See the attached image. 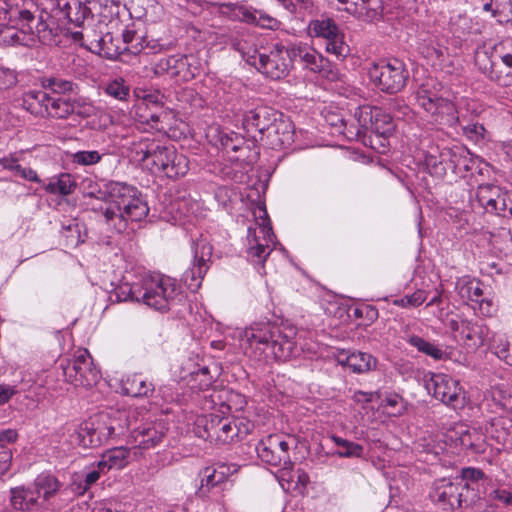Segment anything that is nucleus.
Here are the masks:
<instances>
[{"label": "nucleus", "mask_w": 512, "mask_h": 512, "mask_svg": "<svg viewBox=\"0 0 512 512\" xmlns=\"http://www.w3.org/2000/svg\"><path fill=\"white\" fill-rule=\"evenodd\" d=\"M84 197L109 204L106 208L92 206V209H100L106 223L117 232L126 229L128 220L141 221L149 213L147 203L138 189L124 182L108 181L100 185L90 181Z\"/></svg>", "instance_id": "1"}, {"label": "nucleus", "mask_w": 512, "mask_h": 512, "mask_svg": "<svg viewBox=\"0 0 512 512\" xmlns=\"http://www.w3.org/2000/svg\"><path fill=\"white\" fill-rule=\"evenodd\" d=\"M63 483L50 472H42L29 484L10 487L8 506L13 512H59Z\"/></svg>", "instance_id": "2"}, {"label": "nucleus", "mask_w": 512, "mask_h": 512, "mask_svg": "<svg viewBox=\"0 0 512 512\" xmlns=\"http://www.w3.org/2000/svg\"><path fill=\"white\" fill-rule=\"evenodd\" d=\"M241 345L259 350L275 360L287 361L298 350L295 342L296 330L290 326H279L270 322L254 323L241 334Z\"/></svg>", "instance_id": "3"}, {"label": "nucleus", "mask_w": 512, "mask_h": 512, "mask_svg": "<svg viewBox=\"0 0 512 512\" xmlns=\"http://www.w3.org/2000/svg\"><path fill=\"white\" fill-rule=\"evenodd\" d=\"M41 12L36 31H33L30 22L34 20L33 14L29 10H17L22 26L19 29L7 28L4 31V41L12 45H23L27 47L34 46L37 41L44 45H59L61 40L60 20L50 15V9L47 4L41 2Z\"/></svg>", "instance_id": "4"}, {"label": "nucleus", "mask_w": 512, "mask_h": 512, "mask_svg": "<svg viewBox=\"0 0 512 512\" xmlns=\"http://www.w3.org/2000/svg\"><path fill=\"white\" fill-rule=\"evenodd\" d=\"M446 94L441 83L427 79L416 89L414 98L416 105L435 123L452 126L458 121V112Z\"/></svg>", "instance_id": "5"}, {"label": "nucleus", "mask_w": 512, "mask_h": 512, "mask_svg": "<svg viewBox=\"0 0 512 512\" xmlns=\"http://www.w3.org/2000/svg\"><path fill=\"white\" fill-rule=\"evenodd\" d=\"M199 437L220 444H228L246 437L254 428L253 422L245 417L230 418L229 415L210 413L201 415L196 421Z\"/></svg>", "instance_id": "6"}, {"label": "nucleus", "mask_w": 512, "mask_h": 512, "mask_svg": "<svg viewBox=\"0 0 512 512\" xmlns=\"http://www.w3.org/2000/svg\"><path fill=\"white\" fill-rule=\"evenodd\" d=\"M182 299L181 286L176 279L160 274L142 277V303L145 305L158 311H167Z\"/></svg>", "instance_id": "7"}, {"label": "nucleus", "mask_w": 512, "mask_h": 512, "mask_svg": "<svg viewBox=\"0 0 512 512\" xmlns=\"http://www.w3.org/2000/svg\"><path fill=\"white\" fill-rule=\"evenodd\" d=\"M471 209L483 213L512 217V191L494 182L478 184L470 192Z\"/></svg>", "instance_id": "8"}, {"label": "nucleus", "mask_w": 512, "mask_h": 512, "mask_svg": "<svg viewBox=\"0 0 512 512\" xmlns=\"http://www.w3.org/2000/svg\"><path fill=\"white\" fill-rule=\"evenodd\" d=\"M254 216L257 220L256 227L248 229L246 252L250 261L263 263L273 249L274 234L264 206H258Z\"/></svg>", "instance_id": "9"}, {"label": "nucleus", "mask_w": 512, "mask_h": 512, "mask_svg": "<svg viewBox=\"0 0 512 512\" xmlns=\"http://www.w3.org/2000/svg\"><path fill=\"white\" fill-rule=\"evenodd\" d=\"M430 497L444 508L455 510L476 499L475 488L459 478H442L433 483Z\"/></svg>", "instance_id": "10"}, {"label": "nucleus", "mask_w": 512, "mask_h": 512, "mask_svg": "<svg viewBox=\"0 0 512 512\" xmlns=\"http://www.w3.org/2000/svg\"><path fill=\"white\" fill-rule=\"evenodd\" d=\"M242 55L249 65L272 80H279L289 73L291 58L281 44H275L268 54L253 50L252 53L242 52Z\"/></svg>", "instance_id": "11"}, {"label": "nucleus", "mask_w": 512, "mask_h": 512, "mask_svg": "<svg viewBox=\"0 0 512 512\" xmlns=\"http://www.w3.org/2000/svg\"><path fill=\"white\" fill-rule=\"evenodd\" d=\"M172 146L161 145L154 139H140L133 142L130 155L133 161L139 163L144 169L154 174L165 175L167 161L171 157Z\"/></svg>", "instance_id": "12"}, {"label": "nucleus", "mask_w": 512, "mask_h": 512, "mask_svg": "<svg viewBox=\"0 0 512 512\" xmlns=\"http://www.w3.org/2000/svg\"><path fill=\"white\" fill-rule=\"evenodd\" d=\"M65 380L74 386L90 388L100 380V371L93 364L86 349H79L72 359L61 363Z\"/></svg>", "instance_id": "13"}, {"label": "nucleus", "mask_w": 512, "mask_h": 512, "mask_svg": "<svg viewBox=\"0 0 512 512\" xmlns=\"http://www.w3.org/2000/svg\"><path fill=\"white\" fill-rule=\"evenodd\" d=\"M369 77L382 92L394 94L405 87L409 74L403 62L392 59L373 64Z\"/></svg>", "instance_id": "14"}, {"label": "nucleus", "mask_w": 512, "mask_h": 512, "mask_svg": "<svg viewBox=\"0 0 512 512\" xmlns=\"http://www.w3.org/2000/svg\"><path fill=\"white\" fill-rule=\"evenodd\" d=\"M295 446L296 439L293 436L274 434L259 441L255 450L264 463L288 469L293 468L289 450Z\"/></svg>", "instance_id": "15"}, {"label": "nucleus", "mask_w": 512, "mask_h": 512, "mask_svg": "<svg viewBox=\"0 0 512 512\" xmlns=\"http://www.w3.org/2000/svg\"><path fill=\"white\" fill-rule=\"evenodd\" d=\"M191 249L193 259L183 278L191 291H197L210 268L213 246L206 236L200 235L193 240Z\"/></svg>", "instance_id": "16"}, {"label": "nucleus", "mask_w": 512, "mask_h": 512, "mask_svg": "<svg viewBox=\"0 0 512 512\" xmlns=\"http://www.w3.org/2000/svg\"><path fill=\"white\" fill-rule=\"evenodd\" d=\"M354 117L358 123L357 136L370 131L378 136L387 137L394 132L395 124L392 116L379 107H359Z\"/></svg>", "instance_id": "17"}, {"label": "nucleus", "mask_w": 512, "mask_h": 512, "mask_svg": "<svg viewBox=\"0 0 512 512\" xmlns=\"http://www.w3.org/2000/svg\"><path fill=\"white\" fill-rule=\"evenodd\" d=\"M429 393L447 406L461 408L465 403V392L459 381L444 373H433L426 380Z\"/></svg>", "instance_id": "18"}, {"label": "nucleus", "mask_w": 512, "mask_h": 512, "mask_svg": "<svg viewBox=\"0 0 512 512\" xmlns=\"http://www.w3.org/2000/svg\"><path fill=\"white\" fill-rule=\"evenodd\" d=\"M446 327L450 330L456 341L462 342L473 349L483 346L489 334L486 326L467 320L459 314L449 316Z\"/></svg>", "instance_id": "19"}, {"label": "nucleus", "mask_w": 512, "mask_h": 512, "mask_svg": "<svg viewBox=\"0 0 512 512\" xmlns=\"http://www.w3.org/2000/svg\"><path fill=\"white\" fill-rule=\"evenodd\" d=\"M309 35L326 40V52L344 59L349 53V47L344 42V35L336 23L330 18L312 20L308 25Z\"/></svg>", "instance_id": "20"}, {"label": "nucleus", "mask_w": 512, "mask_h": 512, "mask_svg": "<svg viewBox=\"0 0 512 512\" xmlns=\"http://www.w3.org/2000/svg\"><path fill=\"white\" fill-rule=\"evenodd\" d=\"M154 72L157 75L167 74L179 81H189L199 73V67L192 56L177 54L160 59L154 66Z\"/></svg>", "instance_id": "21"}, {"label": "nucleus", "mask_w": 512, "mask_h": 512, "mask_svg": "<svg viewBox=\"0 0 512 512\" xmlns=\"http://www.w3.org/2000/svg\"><path fill=\"white\" fill-rule=\"evenodd\" d=\"M287 56L291 58V61L293 59H299L306 68L322 74L329 80L338 79V72L330 67L329 61L314 48L306 44H298L290 47L287 49Z\"/></svg>", "instance_id": "22"}, {"label": "nucleus", "mask_w": 512, "mask_h": 512, "mask_svg": "<svg viewBox=\"0 0 512 512\" xmlns=\"http://www.w3.org/2000/svg\"><path fill=\"white\" fill-rule=\"evenodd\" d=\"M279 112L268 106H259L247 111L243 118V126L253 137L264 140Z\"/></svg>", "instance_id": "23"}, {"label": "nucleus", "mask_w": 512, "mask_h": 512, "mask_svg": "<svg viewBox=\"0 0 512 512\" xmlns=\"http://www.w3.org/2000/svg\"><path fill=\"white\" fill-rule=\"evenodd\" d=\"M167 428L162 421H149L133 428L128 441L134 447L150 449L158 445L164 438Z\"/></svg>", "instance_id": "24"}, {"label": "nucleus", "mask_w": 512, "mask_h": 512, "mask_svg": "<svg viewBox=\"0 0 512 512\" xmlns=\"http://www.w3.org/2000/svg\"><path fill=\"white\" fill-rule=\"evenodd\" d=\"M43 2L50 9V15L62 23H74L81 26L90 18V10L86 2Z\"/></svg>", "instance_id": "25"}, {"label": "nucleus", "mask_w": 512, "mask_h": 512, "mask_svg": "<svg viewBox=\"0 0 512 512\" xmlns=\"http://www.w3.org/2000/svg\"><path fill=\"white\" fill-rule=\"evenodd\" d=\"M228 395L229 392L225 389H208L193 395V401L203 411L202 415L210 413L229 415L231 407L228 404Z\"/></svg>", "instance_id": "26"}, {"label": "nucleus", "mask_w": 512, "mask_h": 512, "mask_svg": "<svg viewBox=\"0 0 512 512\" xmlns=\"http://www.w3.org/2000/svg\"><path fill=\"white\" fill-rule=\"evenodd\" d=\"M222 13H231V18L247 22L249 24H255L262 28L276 29L279 22L277 19L270 17L269 15L258 11L250 10L249 8L238 5L237 3H224L220 6Z\"/></svg>", "instance_id": "27"}, {"label": "nucleus", "mask_w": 512, "mask_h": 512, "mask_svg": "<svg viewBox=\"0 0 512 512\" xmlns=\"http://www.w3.org/2000/svg\"><path fill=\"white\" fill-rule=\"evenodd\" d=\"M420 53L435 69L446 73L454 71V58L450 55L448 49L435 39L424 40L419 47Z\"/></svg>", "instance_id": "28"}, {"label": "nucleus", "mask_w": 512, "mask_h": 512, "mask_svg": "<svg viewBox=\"0 0 512 512\" xmlns=\"http://www.w3.org/2000/svg\"><path fill=\"white\" fill-rule=\"evenodd\" d=\"M239 469L237 464L216 463L213 466L204 468L201 471V486L199 492L205 494L212 488L218 487L225 483L230 476L235 474Z\"/></svg>", "instance_id": "29"}, {"label": "nucleus", "mask_w": 512, "mask_h": 512, "mask_svg": "<svg viewBox=\"0 0 512 512\" xmlns=\"http://www.w3.org/2000/svg\"><path fill=\"white\" fill-rule=\"evenodd\" d=\"M107 26L108 25L106 23L102 21H94L91 18L81 25V30L71 32L67 31L66 34L72 39V41L79 43L81 46L93 53L94 49L97 47L101 34L104 30H107Z\"/></svg>", "instance_id": "30"}, {"label": "nucleus", "mask_w": 512, "mask_h": 512, "mask_svg": "<svg viewBox=\"0 0 512 512\" xmlns=\"http://www.w3.org/2000/svg\"><path fill=\"white\" fill-rule=\"evenodd\" d=\"M264 140H267V143L272 147L290 145L294 141V130L291 121L279 113Z\"/></svg>", "instance_id": "31"}, {"label": "nucleus", "mask_w": 512, "mask_h": 512, "mask_svg": "<svg viewBox=\"0 0 512 512\" xmlns=\"http://www.w3.org/2000/svg\"><path fill=\"white\" fill-rule=\"evenodd\" d=\"M277 479L283 490L298 494H303L309 483L308 474L301 469L295 471H293L292 468L281 469L277 475Z\"/></svg>", "instance_id": "32"}, {"label": "nucleus", "mask_w": 512, "mask_h": 512, "mask_svg": "<svg viewBox=\"0 0 512 512\" xmlns=\"http://www.w3.org/2000/svg\"><path fill=\"white\" fill-rule=\"evenodd\" d=\"M130 460V449L124 446L114 447L106 450L96 466L104 472L112 469L120 470L126 467Z\"/></svg>", "instance_id": "33"}, {"label": "nucleus", "mask_w": 512, "mask_h": 512, "mask_svg": "<svg viewBox=\"0 0 512 512\" xmlns=\"http://www.w3.org/2000/svg\"><path fill=\"white\" fill-rule=\"evenodd\" d=\"M444 155L448 156L447 171L454 174H463L473 169L475 160L471 157L469 151L463 147L444 148Z\"/></svg>", "instance_id": "34"}, {"label": "nucleus", "mask_w": 512, "mask_h": 512, "mask_svg": "<svg viewBox=\"0 0 512 512\" xmlns=\"http://www.w3.org/2000/svg\"><path fill=\"white\" fill-rule=\"evenodd\" d=\"M65 429L67 431H73V434L71 435L72 444H77L83 447H96L102 444V442H94L95 438H98V435L96 434L97 430L92 417L78 426L72 427L71 425H67Z\"/></svg>", "instance_id": "35"}, {"label": "nucleus", "mask_w": 512, "mask_h": 512, "mask_svg": "<svg viewBox=\"0 0 512 512\" xmlns=\"http://www.w3.org/2000/svg\"><path fill=\"white\" fill-rule=\"evenodd\" d=\"M121 391L124 395L132 397H148L154 392V385L141 375L133 374L122 379Z\"/></svg>", "instance_id": "36"}, {"label": "nucleus", "mask_w": 512, "mask_h": 512, "mask_svg": "<svg viewBox=\"0 0 512 512\" xmlns=\"http://www.w3.org/2000/svg\"><path fill=\"white\" fill-rule=\"evenodd\" d=\"M338 362L356 373L370 371L376 365V359L371 354L363 352H353L350 354L342 352L338 356Z\"/></svg>", "instance_id": "37"}, {"label": "nucleus", "mask_w": 512, "mask_h": 512, "mask_svg": "<svg viewBox=\"0 0 512 512\" xmlns=\"http://www.w3.org/2000/svg\"><path fill=\"white\" fill-rule=\"evenodd\" d=\"M448 156L444 155V149L432 145L424 152V163L431 175L443 177L447 173Z\"/></svg>", "instance_id": "38"}, {"label": "nucleus", "mask_w": 512, "mask_h": 512, "mask_svg": "<svg viewBox=\"0 0 512 512\" xmlns=\"http://www.w3.org/2000/svg\"><path fill=\"white\" fill-rule=\"evenodd\" d=\"M0 165L3 169L12 172L14 176L20 177L30 182L40 183L37 172L32 168L21 166L16 154H9L7 156L1 157Z\"/></svg>", "instance_id": "39"}, {"label": "nucleus", "mask_w": 512, "mask_h": 512, "mask_svg": "<svg viewBox=\"0 0 512 512\" xmlns=\"http://www.w3.org/2000/svg\"><path fill=\"white\" fill-rule=\"evenodd\" d=\"M93 53L107 59H116L122 54L120 39L114 38L108 29L104 30Z\"/></svg>", "instance_id": "40"}, {"label": "nucleus", "mask_w": 512, "mask_h": 512, "mask_svg": "<svg viewBox=\"0 0 512 512\" xmlns=\"http://www.w3.org/2000/svg\"><path fill=\"white\" fill-rule=\"evenodd\" d=\"M340 4L341 6L337 8L339 11H346L364 21L376 20L382 11L380 6L369 8V2H340Z\"/></svg>", "instance_id": "41"}, {"label": "nucleus", "mask_w": 512, "mask_h": 512, "mask_svg": "<svg viewBox=\"0 0 512 512\" xmlns=\"http://www.w3.org/2000/svg\"><path fill=\"white\" fill-rule=\"evenodd\" d=\"M50 96L44 90H30L24 94L23 104L32 114L44 116Z\"/></svg>", "instance_id": "42"}, {"label": "nucleus", "mask_w": 512, "mask_h": 512, "mask_svg": "<svg viewBox=\"0 0 512 512\" xmlns=\"http://www.w3.org/2000/svg\"><path fill=\"white\" fill-rule=\"evenodd\" d=\"M73 111L74 105L68 98L59 95H51L45 115L52 118L65 119L71 115Z\"/></svg>", "instance_id": "43"}, {"label": "nucleus", "mask_w": 512, "mask_h": 512, "mask_svg": "<svg viewBox=\"0 0 512 512\" xmlns=\"http://www.w3.org/2000/svg\"><path fill=\"white\" fill-rule=\"evenodd\" d=\"M171 157L167 161L165 175L168 178H178L187 174L189 170V160L182 154L178 153L172 146L170 149Z\"/></svg>", "instance_id": "44"}, {"label": "nucleus", "mask_w": 512, "mask_h": 512, "mask_svg": "<svg viewBox=\"0 0 512 512\" xmlns=\"http://www.w3.org/2000/svg\"><path fill=\"white\" fill-rule=\"evenodd\" d=\"M76 188V183L73 177L68 173H62L59 176L53 177L45 186V190L50 194L69 195Z\"/></svg>", "instance_id": "45"}, {"label": "nucleus", "mask_w": 512, "mask_h": 512, "mask_svg": "<svg viewBox=\"0 0 512 512\" xmlns=\"http://www.w3.org/2000/svg\"><path fill=\"white\" fill-rule=\"evenodd\" d=\"M188 384L196 393H203L204 390L215 389L212 387V376L207 366H202L189 373Z\"/></svg>", "instance_id": "46"}, {"label": "nucleus", "mask_w": 512, "mask_h": 512, "mask_svg": "<svg viewBox=\"0 0 512 512\" xmlns=\"http://www.w3.org/2000/svg\"><path fill=\"white\" fill-rule=\"evenodd\" d=\"M501 48L506 51L500 52L501 61L505 66V71H501L500 73L505 74L496 76L495 81L502 86H510L512 85V39L504 40L501 44Z\"/></svg>", "instance_id": "47"}, {"label": "nucleus", "mask_w": 512, "mask_h": 512, "mask_svg": "<svg viewBox=\"0 0 512 512\" xmlns=\"http://www.w3.org/2000/svg\"><path fill=\"white\" fill-rule=\"evenodd\" d=\"M109 415L108 425L112 431L114 438L124 435L126 430L130 427L129 414L125 410L110 409L104 411Z\"/></svg>", "instance_id": "48"}, {"label": "nucleus", "mask_w": 512, "mask_h": 512, "mask_svg": "<svg viewBox=\"0 0 512 512\" xmlns=\"http://www.w3.org/2000/svg\"><path fill=\"white\" fill-rule=\"evenodd\" d=\"M118 301L142 302V278L133 283H122L115 289Z\"/></svg>", "instance_id": "49"}, {"label": "nucleus", "mask_w": 512, "mask_h": 512, "mask_svg": "<svg viewBox=\"0 0 512 512\" xmlns=\"http://www.w3.org/2000/svg\"><path fill=\"white\" fill-rule=\"evenodd\" d=\"M102 89L107 96L125 101L130 95V87L123 78H115L103 84Z\"/></svg>", "instance_id": "50"}, {"label": "nucleus", "mask_w": 512, "mask_h": 512, "mask_svg": "<svg viewBox=\"0 0 512 512\" xmlns=\"http://www.w3.org/2000/svg\"><path fill=\"white\" fill-rule=\"evenodd\" d=\"M120 44L122 53L128 52L136 55L144 49V38L137 35L136 31L126 28L122 33Z\"/></svg>", "instance_id": "51"}, {"label": "nucleus", "mask_w": 512, "mask_h": 512, "mask_svg": "<svg viewBox=\"0 0 512 512\" xmlns=\"http://www.w3.org/2000/svg\"><path fill=\"white\" fill-rule=\"evenodd\" d=\"M459 294L461 298L478 303L482 308L484 299L482 298L483 290L479 281L473 279L463 282L459 286Z\"/></svg>", "instance_id": "52"}, {"label": "nucleus", "mask_w": 512, "mask_h": 512, "mask_svg": "<svg viewBox=\"0 0 512 512\" xmlns=\"http://www.w3.org/2000/svg\"><path fill=\"white\" fill-rule=\"evenodd\" d=\"M92 420L97 430L98 438H95L94 442H106L107 440L114 438L110 426L108 425L109 415L101 411L92 416Z\"/></svg>", "instance_id": "53"}, {"label": "nucleus", "mask_w": 512, "mask_h": 512, "mask_svg": "<svg viewBox=\"0 0 512 512\" xmlns=\"http://www.w3.org/2000/svg\"><path fill=\"white\" fill-rule=\"evenodd\" d=\"M332 441L343 450L337 451L339 457H361L363 454V447L355 442L348 441L338 436H332Z\"/></svg>", "instance_id": "54"}, {"label": "nucleus", "mask_w": 512, "mask_h": 512, "mask_svg": "<svg viewBox=\"0 0 512 512\" xmlns=\"http://www.w3.org/2000/svg\"><path fill=\"white\" fill-rule=\"evenodd\" d=\"M220 144L225 153H236L245 149V140L237 133L231 132L220 136Z\"/></svg>", "instance_id": "55"}, {"label": "nucleus", "mask_w": 512, "mask_h": 512, "mask_svg": "<svg viewBox=\"0 0 512 512\" xmlns=\"http://www.w3.org/2000/svg\"><path fill=\"white\" fill-rule=\"evenodd\" d=\"M129 506L116 499L108 498L96 501L93 505V512H128Z\"/></svg>", "instance_id": "56"}, {"label": "nucleus", "mask_w": 512, "mask_h": 512, "mask_svg": "<svg viewBox=\"0 0 512 512\" xmlns=\"http://www.w3.org/2000/svg\"><path fill=\"white\" fill-rule=\"evenodd\" d=\"M427 298L424 290H417L411 295L393 300V304L403 308H411L420 306Z\"/></svg>", "instance_id": "57"}, {"label": "nucleus", "mask_w": 512, "mask_h": 512, "mask_svg": "<svg viewBox=\"0 0 512 512\" xmlns=\"http://www.w3.org/2000/svg\"><path fill=\"white\" fill-rule=\"evenodd\" d=\"M17 82V72L9 67L0 65V92L13 88Z\"/></svg>", "instance_id": "58"}, {"label": "nucleus", "mask_w": 512, "mask_h": 512, "mask_svg": "<svg viewBox=\"0 0 512 512\" xmlns=\"http://www.w3.org/2000/svg\"><path fill=\"white\" fill-rule=\"evenodd\" d=\"M101 160V155L96 150L78 151L72 155V162L82 166L94 165Z\"/></svg>", "instance_id": "59"}, {"label": "nucleus", "mask_w": 512, "mask_h": 512, "mask_svg": "<svg viewBox=\"0 0 512 512\" xmlns=\"http://www.w3.org/2000/svg\"><path fill=\"white\" fill-rule=\"evenodd\" d=\"M475 62L479 66V69L490 79L495 81V77L499 76L494 72V64L489 59L486 51H478L475 55Z\"/></svg>", "instance_id": "60"}, {"label": "nucleus", "mask_w": 512, "mask_h": 512, "mask_svg": "<svg viewBox=\"0 0 512 512\" xmlns=\"http://www.w3.org/2000/svg\"><path fill=\"white\" fill-rule=\"evenodd\" d=\"M509 346L508 340L504 337L493 339L492 348L495 350L497 357L505 361L508 365H512V355L509 354Z\"/></svg>", "instance_id": "61"}, {"label": "nucleus", "mask_w": 512, "mask_h": 512, "mask_svg": "<svg viewBox=\"0 0 512 512\" xmlns=\"http://www.w3.org/2000/svg\"><path fill=\"white\" fill-rule=\"evenodd\" d=\"M383 406L391 407L394 409L392 412H389V414L392 416H400L404 414L406 410L403 399L397 394L386 397Z\"/></svg>", "instance_id": "62"}, {"label": "nucleus", "mask_w": 512, "mask_h": 512, "mask_svg": "<svg viewBox=\"0 0 512 512\" xmlns=\"http://www.w3.org/2000/svg\"><path fill=\"white\" fill-rule=\"evenodd\" d=\"M48 86L53 92L51 95H58L72 91L74 83L61 78H51L48 80Z\"/></svg>", "instance_id": "63"}, {"label": "nucleus", "mask_w": 512, "mask_h": 512, "mask_svg": "<svg viewBox=\"0 0 512 512\" xmlns=\"http://www.w3.org/2000/svg\"><path fill=\"white\" fill-rule=\"evenodd\" d=\"M498 21L512 24V2H495Z\"/></svg>", "instance_id": "64"}]
</instances>
